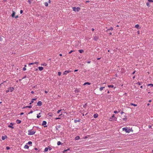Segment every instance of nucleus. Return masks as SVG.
I'll use <instances>...</instances> for the list:
<instances>
[{"label": "nucleus", "mask_w": 153, "mask_h": 153, "mask_svg": "<svg viewBox=\"0 0 153 153\" xmlns=\"http://www.w3.org/2000/svg\"><path fill=\"white\" fill-rule=\"evenodd\" d=\"M32 129L29 130L28 131V135H33L35 133L36 130H33L32 131Z\"/></svg>", "instance_id": "nucleus-1"}, {"label": "nucleus", "mask_w": 153, "mask_h": 153, "mask_svg": "<svg viewBox=\"0 0 153 153\" xmlns=\"http://www.w3.org/2000/svg\"><path fill=\"white\" fill-rule=\"evenodd\" d=\"M123 131H125L126 132L129 133L132 129L131 128H128L127 127H124L122 129Z\"/></svg>", "instance_id": "nucleus-2"}, {"label": "nucleus", "mask_w": 153, "mask_h": 153, "mask_svg": "<svg viewBox=\"0 0 153 153\" xmlns=\"http://www.w3.org/2000/svg\"><path fill=\"white\" fill-rule=\"evenodd\" d=\"M71 72V71L70 70L65 71L64 72V73H63V74L64 75H66L67 74H68L70 72Z\"/></svg>", "instance_id": "nucleus-3"}, {"label": "nucleus", "mask_w": 153, "mask_h": 153, "mask_svg": "<svg viewBox=\"0 0 153 153\" xmlns=\"http://www.w3.org/2000/svg\"><path fill=\"white\" fill-rule=\"evenodd\" d=\"M47 124V122L46 121H44L42 122V126H44V127H47V126H45Z\"/></svg>", "instance_id": "nucleus-4"}, {"label": "nucleus", "mask_w": 153, "mask_h": 153, "mask_svg": "<svg viewBox=\"0 0 153 153\" xmlns=\"http://www.w3.org/2000/svg\"><path fill=\"white\" fill-rule=\"evenodd\" d=\"M99 39V37L97 36H95L94 37V40L95 41H97Z\"/></svg>", "instance_id": "nucleus-5"}, {"label": "nucleus", "mask_w": 153, "mask_h": 153, "mask_svg": "<svg viewBox=\"0 0 153 153\" xmlns=\"http://www.w3.org/2000/svg\"><path fill=\"white\" fill-rule=\"evenodd\" d=\"M42 103L41 101H39L37 103V105L38 106H41L42 105Z\"/></svg>", "instance_id": "nucleus-6"}, {"label": "nucleus", "mask_w": 153, "mask_h": 153, "mask_svg": "<svg viewBox=\"0 0 153 153\" xmlns=\"http://www.w3.org/2000/svg\"><path fill=\"white\" fill-rule=\"evenodd\" d=\"M12 14L11 15V16L12 17H15V12L13 10H12Z\"/></svg>", "instance_id": "nucleus-7"}, {"label": "nucleus", "mask_w": 153, "mask_h": 153, "mask_svg": "<svg viewBox=\"0 0 153 153\" xmlns=\"http://www.w3.org/2000/svg\"><path fill=\"white\" fill-rule=\"evenodd\" d=\"M8 89L9 90V91H10L11 92H12L14 90V88L13 87H10L8 88Z\"/></svg>", "instance_id": "nucleus-8"}, {"label": "nucleus", "mask_w": 153, "mask_h": 153, "mask_svg": "<svg viewBox=\"0 0 153 153\" xmlns=\"http://www.w3.org/2000/svg\"><path fill=\"white\" fill-rule=\"evenodd\" d=\"M7 138V135H5L4 136H2V139L3 140H4L5 139H6Z\"/></svg>", "instance_id": "nucleus-9"}, {"label": "nucleus", "mask_w": 153, "mask_h": 153, "mask_svg": "<svg viewBox=\"0 0 153 153\" xmlns=\"http://www.w3.org/2000/svg\"><path fill=\"white\" fill-rule=\"evenodd\" d=\"M80 119H79L77 120L76 119H75L74 120V122L75 123H77V122H80Z\"/></svg>", "instance_id": "nucleus-10"}, {"label": "nucleus", "mask_w": 153, "mask_h": 153, "mask_svg": "<svg viewBox=\"0 0 153 153\" xmlns=\"http://www.w3.org/2000/svg\"><path fill=\"white\" fill-rule=\"evenodd\" d=\"M16 123H17V124H20L21 122V120H19L18 119H17L16 120Z\"/></svg>", "instance_id": "nucleus-11"}, {"label": "nucleus", "mask_w": 153, "mask_h": 153, "mask_svg": "<svg viewBox=\"0 0 153 153\" xmlns=\"http://www.w3.org/2000/svg\"><path fill=\"white\" fill-rule=\"evenodd\" d=\"M38 68L40 71H42L44 69L43 67H39Z\"/></svg>", "instance_id": "nucleus-12"}, {"label": "nucleus", "mask_w": 153, "mask_h": 153, "mask_svg": "<svg viewBox=\"0 0 153 153\" xmlns=\"http://www.w3.org/2000/svg\"><path fill=\"white\" fill-rule=\"evenodd\" d=\"M98 114H95L94 115V118H97L98 117Z\"/></svg>", "instance_id": "nucleus-13"}, {"label": "nucleus", "mask_w": 153, "mask_h": 153, "mask_svg": "<svg viewBox=\"0 0 153 153\" xmlns=\"http://www.w3.org/2000/svg\"><path fill=\"white\" fill-rule=\"evenodd\" d=\"M80 10V8L79 7H76V11L78 12Z\"/></svg>", "instance_id": "nucleus-14"}, {"label": "nucleus", "mask_w": 153, "mask_h": 153, "mask_svg": "<svg viewBox=\"0 0 153 153\" xmlns=\"http://www.w3.org/2000/svg\"><path fill=\"white\" fill-rule=\"evenodd\" d=\"M90 85L91 84V83H90V82H85L83 85Z\"/></svg>", "instance_id": "nucleus-15"}, {"label": "nucleus", "mask_w": 153, "mask_h": 153, "mask_svg": "<svg viewBox=\"0 0 153 153\" xmlns=\"http://www.w3.org/2000/svg\"><path fill=\"white\" fill-rule=\"evenodd\" d=\"M113 30V28L112 27H111L109 28L107 30H106V31H108V30Z\"/></svg>", "instance_id": "nucleus-16"}, {"label": "nucleus", "mask_w": 153, "mask_h": 153, "mask_svg": "<svg viewBox=\"0 0 153 153\" xmlns=\"http://www.w3.org/2000/svg\"><path fill=\"white\" fill-rule=\"evenodd\" d=\"M80 139V137L79 136H76L75 138V140H79Z\"/></svg>", "instance_id": "nucleus-17"}, {"label": "nucleus", "mask_w": 153, "mask_h": 153, "mask_svg": "<svg viewBox=\"0 0 153 153\" xmlns=\"http://www.w3.org/2000/svg\"><path fill=\"white\" fill-rule=\"evenodd\" d=\"M24 148L25 149H28L29 148V146L27 145H25L24 147Z\"/></svg>", "instance_id": "nucleus-18"}, {"label": "nucleus", "mask_w": 153, "mask_h": 153, "mask_svg": "<svg viewBox=\"0 0 153 153\" xmlns=\"http://www.w3.org/2000/svg\"><path fill=\"white\" fill-rule=\"evenodd\" d=\"M105 87H102L100 88V91H102L103 89L105 88Z\"/></svg>", "instance_id": "nucleus-19"}, {"label": "nucleus", "mask_w": 153, "mask_h": 153, "mask_svg": "<svg viewBox=\"0 0 153 153\" xmlns=\"http://www.w3.org/2000/svg\"><path fill=\"white\" fill-rule=\"evenodd\" d=\"M140 27V25L138 24H137L135 25V27L137 28L138 29Z\"/></svg>", "instance_id": "nucleus-20"}, {"label": "nucleus", "mask_w": 153, "mask_h": 153, "mask_svg": "<svg viewBox=\"0 0 153 153\" xmlns=\"http://www.w3.org/2000/svg\"><path fill=\"white\" fill-rule=\"evenodd\" d=\"M130 105H133L134 106H137V105L133 103H130Z\"/></svg>", "instance_id": "nucleus-21"}, {"label": "nucleus", "mask_w": 153, "mask_h": 153, "mask_svg": "<svg viewBox=\"0 0 153 153\" xmlns=\"http://www.w3.org/2000/svg\"><path fill=\"white\" fill-rule=\"evenodd\" d=\"M79 51L80 53H82L83 52H84V51L82 50H79Z\"/></svg>", "instance_id": "nucleus-22"}, {"label": "nucleus", "mask_w": 153, "mask_h": 153, "mask_svg": "<svg viewBox=\"0 0 153 153\" xmlns=\"http://www.w3.org/2000/svg\"><path fill=\"white\" fill-rule=\"evenodd\" d=\"M48 147L45 148L44 150L45 152H47L48 151Z\"/></svg>", "instance_id": "nucleus-23"}, {"label": "nucleus", "mask_w": 153, "mask_h": 153, "mask_svg": "<svg viewBox=\"0 0 153 153\" xmlns=\"http://www.w3.org/2000/svg\"><path fill=\"white\" fill-rule=\"evenodd\" d=\"M45 6L47 7L48 6V4L47 2H45Z\"/></svg>", "instance_id": "nucleus-24"}, {"label": "nucleus", "mask_w": 153, "mask_h": 153, "mask_svg": "<svg viewBox=\"0 0 153 153\" xmlns=\"http://www.w3.org/2000/svg\"><path fill=\"white\" fill-rule=\"evenodd\" d=\"M146 5L148 7H149L150 6V5H149V1L147 2L146 3Z\"/></svg>", "instance_id": "nucleus-25"}, {"label": "nucleus", "mask_w": 153, "mask_h": 153, "mask_svg": "<svg viewBox=\"0 0 153 153\" xmlns=\"http://www.w3.org/2000/svg\"><path fill=\"white\" fill-rule=\"evenodd\" d=\"M61 144V142L60 141H58L57 142V144L58 145H59Z\"/></svg>", "instance_id": "nucleus-26"}, {"label": "nucleus", "mask_w": 153, "mask_h": 153, "mask_svg": "<svg viewBox=\"0 0 153 153\" xmlns=\"http://www.w3.org/2000/svg\"><path fill=\"white\" fill-rule=\"evenodd\" d=\"M114 86L113 85H108V87L109 88H113L114 87Z\"/></svg>", "instance_id": "nucleus-27"}, {"label": "nucleus", "mask_w": 153, "mask_h": 153, "mask_svg": "<svg viewBox=\"0 0 153 153\" xmlns=\"http://www.w3.org/2000/svg\"><path fill=\"white\" fill-rule=\"evenodd\" d=\"M72 9L73 11H76V7H73Z\"/></svg>", "instance_id": "nucleus-28"}, {"label": "nucleus", "mask_w": 153, "mask_h": 153, "mask_svg": "<svg viewBox=\"0 0 153 153\" xmlns=\"http://www.w3.org/2000/svg\"><path fill=\"white\" fill-rule=\"evenodd\" d=\"M8 127H9V128H14V127H13V126H10V125H8Z\"/></svg>", "instance_id": "nucleus-29"}, {"label": "nucleus", "mask_w": 153, "mask_h": 153, "mask_svg": "<svg viewBox=\"0 0 153 153\" xmlns=\"http://www.w3.org/2000/svg\"><path fill=\"white\" fill-rule=\"evenodd\" d=\"M124 117H125V118H123V120L124 121H126L127 119V118H126V116H125Z\"/></svg>", "instance_id": "nucleus-30"}, {"label": "nucleus", "mask_w": 153, "mask_h": 153, "mask_svg": "<svg viewBox=\"0 0 153 153\" xmlns=\"http://www.w3.org/2000/svg\"><path fill=\"white\" fill-rule=\"evenodd\" d=\"M27 144L28 145H31L32 144V142L31 141H30L28 142Z\"/></svg>", "instance_id": "nucleus-31"}, {"label": "nucleus", "mask_w": 153, "mask_h": 153, "mask_svg": "<svg viewBox=\"0 0 153 153\" xmlns=\"http://www.w3.org/2000/svg\"><path fill=\"white\" fill-rule=\"evenodd\" d=\"M148 86H151V87L153 86V84H149L148 85Z\"/></svg>", "instance_id": "nucleus-32"}, {"label": "nucleus", "mask_w": 153, "mask_h": 153, "mask_svg": "<svg viewBox=\"0 0 153 153\" xmlns=\"http://www.w3.org/2000/svg\"><path fill=\"white\" fill-rule=\"evenodd\" d=\"M61 74H62V73L61 72L59 71L58 72V75L59 76L61 75Z\"/></svg>", "instance_id": "nucleus-33"}, {"label": "nucleus", "mask_w": 153, "mask_h": 153, "mask_svg": "<svg viewBox=\"0 0 153 153\" xmlns=\"http://www.w3.org/2000/svg\"><path fill=\"white\" fill-rule=\"evenodd\" d=\"M41 65H43V66H46L47 65V64L45 63H44L43 64H42Z\"/></svg>", "instance_id": "nucleus-34"}, {"label": "nucleus", "mask_w": 153, "mask_h": 153, "mask_svg": "<svg viewBox=\"0 0 153 153\" xmlns=\"http://www.w3.org/2000/svg\"><path fill=\"white\" fill-rule=\"evenodd\" d=\"M10 149V147H9V146H7V147H6V149L7 150Z\"/></svg>", "instance_id": "nucleus-35"}, {"label": "nucleus", "mask_w": 153, "mask_h": 153, "mask_svg": "<svg viewBox=\"0 0 153 153\" xmlns=\"http://www.w3.org/2000/svg\"><path fill=\"white\" fill-rule=\"evenodd\" d=\"M62 111V109L59 110L57 111V113L59 114L61 111Z\"/></svg>", "instance_id": "nucleus-36"}, {"label": "nucleus", "mask_w": 153, "mask_h": 153, "mask_svg": "<svg viewBox=\"0 0 153 153\" xmlns=\"http://www.w3.org/2000/svg\"><path fill=\"white\" fill-rule=\"evenodd\" d=\"M148 1L149 2H153V0H148Z\"/></svg>", "instance_id": "nucleus-37"}, {"label": "nucleus", "mask_w": 153, "mask_h": 153, "mask_svg": "<svg viewBox=\"0 0 153 153\" xmlns=\"http://www.w3.org/2000/svg\"><path fill=\"white\" fill-rule=\"evenodd\" d=\"M86 106H87V103H86L84 105H83V107L84 108H85L86 107Z\"/></svg>", "instance_id": "nucleus-38"}, {"label": "nucleus", "mask_w": 153, "mask_h": 153, "mask_svg": "<svg viewBox=\"0 0 153 153\" xmlns=\"http://www.w3.org/2000/svg\"><path fill=\"white\" fill-rule=\"evenodd\" d=\"M74 51H72H72H70V52H69V54H71V53L72 52H74Z\"/></svg>", "instance_id": "nucleus-39"}, {"label": "nucleus", "mask_w": 153, "mask_h": 153, "mask_svg": "<svg viewBox=\"0 0 153 153\" xmlns=\"http://www.w3.org/2000/svg\"><path fill=\"white\" fill-rule=\"evenodd\" d=\"M48 149L50 150H51L52 149V148L51 147H50V146H48Z\"/></svg>", "instance_id": "nucleus-40"}, {"label": "nucleus", "mask_w": 153, "mask_h": 153, "mask_svg": "<svg viewBox=\"0 0 153 153\" xmlns=\"http://www.w3.org/2000/svg\"><path fill=\"white\" fill-rule=\"evenodd\" d=\"M114 114H116L118 113V112L116 111H114Z\"/></svg>", "instance_id": "nucleus-41"}, {"label": "nucleus", "mask_w": 153, "mask_h": 153, "mask_svg": "<svg viewBox=\"0 0 153 153\" xmlns=\"http://www.w3.org/2000/svg\"><path fill=\"white\" fill-rule=\"evenodd\" d=\"M34 102V101H33L32 100L31 101V102H30L29 103V105H31L32 103H33Z\"/></svg>", "instance_id": "nucleus-42"}, {"label": "nucleus", "mask_w": 153, "mask_h": 153, "mask_svg": "<svg viewBox=\"0 0 153 153\" xmlns=\"http://www.w3.org/2000/svg\"><path fill=\"white\" fill-rule=\"evenodd\" d=\"M136 84H137L139 85H141V84L140 82H138L137 83H136Z\"/></svg>", "instance_id": "nucleus-43"}, {"label": "nucleus", "mask_w": 153, "mask_h": 153, "mask_svg": "<svg viewBox=\"0 0 153 153\" xmlns=\"http://www.w3.org/2000/svg\"><path fill=\"white\" fill-rule=\"evenodd\" d=\"M33 112V111H31L30 112H29L28 114H32V113Z\"/></svg>", "instance_id": "nucleus-44"}, {"label": "nucleus", "mask_w": 153, "mask_h": 153, "mask_svg": "<svg viewBox=\"0 0 153 153\" xmlns=\"http://www.w3.org/2000/svg\"><path fill=\"white\" fill-rule=\"evenodd\" d=\"M26 70V69L25 67H24L23 68V70L24 71Z\"/></svg>", "instance_id": "nucleus-45"}, {"label": "nucleus", "mask_w": 153, "mask_h": 153, "mask_svg": "<svg viewBox=\"0 0 153 153\" xmlns=\"http://www.w3.org/2000/svg\"><path fill=\"white\" fill-rule=\"evenodd\" d=\"M32 107V106L31 105H30L29 106H28V108H31Z\"/></svg>", "instance_id": "nucleus-46"}, {"label": "nucleus", "mask_w": 153, "mask_h": 153, "mask_svg": "<svg viewBox=\"0 0 153 153\" xmlns=\"http://www.w3.org/2000/svg\"><path fill=\"white\" fill-rule=\"evenodd\" d=\"M34 64V62H33V63H29L28 64L29 65H33Z\"/></svg>", "instance_id": "nucleus-47"}, {"label": "nucleus", "mask_w": 153, "mask_h": 153, "mask_svg": "<svg viewBox=\"0 0 153 153\" xmlns=\"http://www.w3.org/2000/svg\"><path fill=\"white\" fill-rule=\"evenodd\" d=\"M41 117V116H39V115H37V118H39L40 117Z\"/></svg>", "instance_id": "nucleus-48"}, {"label": "nucleus", "mask_w": 153, "mask_h": 153, "mask_svg": "<svg viewBox=\"0 0 153 153\" xmlns=\"http://www.w3.org/2000/svg\"><path fill=\"white\" fill-rule=\"evenodd\" d=\"M28 2L29 4H30L31 3V1L30 0H28Z\"/></svg>", "instance_id": "nucleus-49"}, {"label": "nucleus", "mask_w": 153, "mask_h": 153, "mask_svg": "<svg viewBox=\"0 0 153 153\" xmlns=\"http://www.w3.org/2000/svg\"><path fill=\"white\" fill-rule=\"evenodd\" d=\"M23 11L22 10H21L20 11V14H22L23 13Z\"/></svg>", "instance_id": "nucleus-50"}, {"label": "nucleus", "mask_w": 153, "mask_h": 153, "mask_svg": "<svg viewBox=\"0 0 153 153\" xmlns=\"http://www.w3.org/2000/svg\"><path fill=\"white\" fill-rule=\"evenodd\" d=\"M9 89L8 88V89L6 91V92L7 93L9 91Z\"/></svg>", "instance_id": "nucleus-51"}, {"label": "nucleus", "mask_w": 153, "mask_h": 153, "mask_svg": "<svg viewBox=\"0 0 153 153\" xmlns=\"http://www.w3.org/2000/svg\"><path fill=\"white\" fill-rule=\"evenodd\" d=\"M36 100V98H33L32 99L33 101L35 100Z\"/></svg>", "instance_id": "nucleus-52"}, {"label": "nucleus", "mask_w": 153, "mask_h": 153, "mask_svg": "<svg viewBox=\"0 0 153 153\" xmlns=\"http://www.w3.org/2000/svg\"><path fill=\"white\" fill-rule=\"evenodd\" d=\"M124 113L123 112V111H122L120 112V114H123Z\"/></svg>", "instance_id": "nucleus-53"}, {"label": "nucleus", "mask_w": 153, "mask_h": 153, "mask_svg": "<svg viewBox=\"0 0 153 153\" xmlns=\"http://www.w3.org/2000/svg\"><path fill=\"white\" fill-rule=\"evenodd\" d=\"M115 117V114H113L112 116V117Z\"/></svg>", "instance_id": "nucleus-54"}, {"label": "nucleus", "mask_w": 153, "mask_h": 153, "mask_svg": "<svg viewBox=\"0 0 153 153\" xmlns=\"http://www.w3.org/2000/svg\"><path fill=\"white\" fill-rule=\"evenodd\" d=\"M18 16H18V15H17V16H15V18L16 19V18H18Z\"/></svg>", "instance_id": "nucleus-55"}, {"label": "nucleus", "mask_w": 153, "mask_h": 153, "mask_svg": "<svg viewBox=\"0 0 153 153\" xmlns=\"http://www.w3.org/2000/svg\"><path fill=\"white\" fill-rule=\"evenodd\" d=\"M34 149H35V150H36V151H37V150H38V149H37V148H34Z\"/></svg>", "instance_id": "nucleus-56"}, {"label": "nucleus", "mask_w": 153, "mask_h": 153, "mask_svg": "<svg viewBox=\"0 0 153 153\" xmlns=\"http://www.w3.org/2000/svg\"><path fill=\"white\" fill-rule=\"evenodd\" d=\"M1 40H2V38H1V37L0 36V41Z\"/></svg>", "instance_id": "nucleus-57"}, {"label": "nucleus", "mask_w": 153, "mask_h": 153, "mask_svg": "<svg viewBox=\"0 0 153 153\" xmlns=\"http://www.w3.org/2000/svg\"><path fill=\"white\" fill-rule=\"evenodd\" d=\"M67 151V150H64L63 151V153H65V152Z\"/></svg>", "instance_id": "nucleus-58"}, {"label": "nucleus", "mask_w": 153, "mask_h": 153, "mask_svg": "<svg viewBox=\"0 0 153 153\" xmlns=\"http://www.w3.org/2000/svg\"><path fill=\"white\" fill-rule=\"evenodd\" d=\"M34 64H38L39 63V62H34Z\"/></svg>", "instance_id": "nucleus-59"}, {"label": "nucleus", "mask_w": 153, "mask_h": 153, "mask_svg": "<svg viewBox=\"0 0 153 153\" xmlns=\"http://www.w3.org/2000/svg\"><path fill=\"white\" fill-rule=\"evenodd\" d=\"M45 93L47 94V93H48V91H45Z\"/></svg>", "instance_id": "nucleus-60"}, {"label": "nucleus", "mask_w": 153, "mask_h": 153, "mask_svg": "<svg viewBox=\"0 0 153 153\" xmlns=\"http://www.w3.org/2000/svg\"><path fill=\"white\" fill-rule=\"evenodd\" d=\"M31 93V94H33L34 93V92L33 91H32Z\"/></svg>", "instance_id": "nucleus-61"}, {"label": "nucleus", "mask_w": 153, "mask_h": 153, "mask_svg": "<svg viewBox=\"0 0 153 153\" xmlns=\"http://www.w3.org/2000/svg\"><path fill=\"white\" fill-rule=\"evenodd\" d=\"M24 114V113L23 112H22L20 113V115H23Z\"/></svg>", "instance_id": "nucleus-62"}, {"label": "nucleus", "mask_w": 153, "mask_h": 153, "mask_svg": "<svg viewBox=\"0 0 153 153\" xmlns=\"http://www.w3.org/2000/svg\"><path fill=\"white\" fill-rule=\"evenodd\" d=\"M26 77V76H24L23 78H22V79H24V78H25Z\"/></svg>", "instance_id": "nucleus-63"}, {"label": "nucleus", "mask_w": 153, "mask_h": 153, "mask_svg": "<svg viewBox=\"0 0 153 153\" xmlns=\"http://www.w3.org/2000/svg\"><path fill=\"white\" fill-rule=\"evenodd\" d=\"M135 71H134V72L132 73V74H134L135 73Z\"/></svg>", "instance_id": "nucleus-64"}]
</instances>
